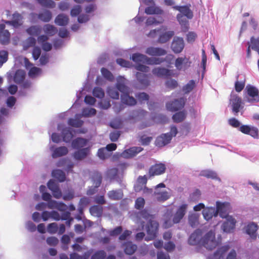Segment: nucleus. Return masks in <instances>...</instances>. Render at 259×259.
I'll list each match as a JSON object with an SVG mask.
<instances>
[{
	"label": "nucleus",
	"instance_id": "1",
	"mask_svg": "<svg viewBox=\"0 0 259 259\" xmlns=\"http://www.w3.org/2000/svg\"><path fill=\"white\" fill-rule=\"evenodd\" d=\"M229 122L231 126L234 127H239V131L242 133L249 135L254 139H258L259 138L258 130L256 127L248 125L240 126V122L234 118L229 119Z\"/></svg>",
	"mask_w": 259,
	"mask_h": 259
},
{
	"label": "nucleus",
	"instance_id": "2",
	"mask_svg": "<svg viewBox=\"0 0 259 259\" xmlns=\"http://www.w3.org/2000/svg\"><path fill=\"white\" fill-rule=\"evenodd\" d=\"M244 101L250 104L259 102V91L254 86L247 84L244 91Z\"/></svg>",
	"mask_w": 259,
	"mask_h": 259
},
{
	"label": "nucleus",
	"instance_id": "3",
	"mask_svg": "<svg viewBox=\"0 0 259 259\" xmlns=\"http://www.w3.org/2000/svg\"><path fill=\"white\" fill-rule=\"evenodd\" d=\"M177 133L178 130L177 127L175 125L171 126L169 133L161 134L156 138L155 141L156 145L161 147L167 145L170 143L172 138L175 137Z\"/></svg>",
	"mask_w": 259,
	"mask_h": 259
},
{
	"label": "nucleus",
	"instance_id": "4",
	"mask_svg": "<svg viewBox=\"0 0 259 259\" xmlns=\"http://www.w3.org/2000/svg\"><path fill=\"white\" fill-rule=\"evenodd\" d=\"M217 245L218 242L215 238V234L212 231L207 232L201 240V246L209 250L213 249Z\"/></svg>",
	"mask_w": 259,
	"mask_h": 259
},
{
	"label": "nucleus",
	"instance_id": "5",
	"mask_svg": "<svg viewBox=\"0 0 259 259\" xmlns=\"http://www.w3.org/2000/svg\"><path fill=\"white\" fill-rule=\"evenodd\" d=\"M127 164L125 163H121L119 164L117 168H112L107 171V177L111 180H115L119 184H121V180L118 175V173L120 171L123 172L127 167Z\"/></svg>",
	"mask_w": 259,
	"mask_h": 259
},
{
	"label": "nucleus",
	"instance_id": "6",
	"mask_svg": "<svg viewBox=\"0 0 259 259\" xmlns=\"http://www.w3.org/2000/svg\"><path fill=\"white\" fill-rule=\"evenodd\" d=\"M228 249V246H224L219 248L214 253L212 259H225L226 253ZM236 251L234 250H232L229 253L226 259H236Z\"/></svg>",
	"mask_w": 259,
	"mask_h": 259
},
{
	"label": "nucleus",
	"instance_id": "7",
	"mask_svg": "<svg viewBox=\"0 0 259 259\" xmlns=\"http://www.w3.org/2000/svg\"><path fill=\"white\" fill-rule=\"evenodd\" d=\"M158 228V223L154 220L148 222L146 230L148 236L145 238V240L149 241L154 239L156 237Z\"/></svg>",
	"mask_w": 259,
	"mask_h": 259
},
{
	"label": "nucleus",
	"instance_id": "8",
	"mask_svg": "<svg viewBox=\"0 0 259 259\" xmlns=\"http://www.w3.org/2000/svg\"><path fill=\"white\" fill-rule=\"evenodd\" d=\"M58 131L61 132V135L64 142L69 143L72 140L73 135V132H75L71 127H66L63 124H58L57 126Z\"/></svg>",
	"mask_w": 259,
	"mask_h": 259
},
{
	"label": "nucleus",
	"instance_id": "9",
	"mask_svg": "<svg viewBox=\"0 0 259 259\" xmlns=\"http://www.w3.org/2000/svg\"><path fill=\"white\" fill-rule=\"evenodd\" d=\"M92 182L93 186L89 188L87 194L88 195H92L97 191V188L100 186L102 183V175L100 173L96 172L92 176Z\"/></svg>",
	"mask_w": 259,
	"mask_h": 259
},
{
	"label": "nucleus",
	"instance_id": "10",
	"mask_svg": "<svg viewBox=\"0 0 259 259\" xmlns=\"http://www.w3.org/2000/svg\"><path fill=\"white\" fill-rule=\"evenodd\" d=\"M230 104L235 115H237L242 106V99L237 94L232 92L230 98Z\"/></svg>",
	"mask_w": 259,
	"mask_h": 259
},
{
	"label": "nucleus",
	"instance_id": "11",
	"mask_svg": "<svg viewBox=\"0 0 259 259\" xmlns=\"http://www.w3.org/2000/svg\"><path fill=\"white\" fill-rule=\"evenodd\" d=\"M31 21L34 22L37 18L44 22H49L52 18V14L51 11L45 10L38 14L32 13L30 14Z\"/></svg>",
	"mask_w": 259,
	"mask_h": 259
},
{
	"label": "nucleus",
	"instance_id": "12",
	"mask_svg": "<svg viewBox=\"0 0 259 259\" xmlns=\"http://www.w3.org/2000/svg\"><path fill=\"white\" fill-rule=\"evenodd\" d=\"M187 208V204H183L178 207L173 215L172 222L174 224H178L181 222L186 213Z\"/></svg>",
	"mask_w": 259,
	"mask_h": 259
},
{
	"label": "nucleus",
	"instance_id": "13",
	"mask_svg": "<svg viewBox=\"0 0 259 259\" xmlns=\"http://www.w3.org/2000/svg\"><path fill=\"white\" fill-rule=\"evenodd\" d=\"M128 80L123 76H119L116 78L115 87L122 94L130 93V88L127 86Z\"/></svg>",
	"mask_w": 259,
	"mask_h": 259
},
{
	"label": "nucleus",
	"instance_id": "14",
	"mask_svg": "<svg viewBox=\"0 0 259 259\" xmlns=\"http://www.w3.org/2000/svg\"><path fill=\"white\" fill-rule=\"evenodd\" d=\"M186 99L184 97L176 99L172 102L167 103L166 104L168 110L175 111L179 110L184 107L185 104Z\"/></svg>",
	"mask_w": 259,
	"mask_h": 259
},
{
	"label": "nucleus",
	"instance_id": "15",
	"mask_svg": "<svg viewBox=\"0 0 259 259\" xmlns=\"http://www.w3.org/2000/svg\"><path fill=\"white\" fill-rule=\"evenodd\" d=\"M185 47V43L183 38L176 36L174 38L171 44V49L176 54L182 52Z\"/></svg>",
	"mask_w": 259,
	"mask_h": 259
},
{
	"label": "nucleus",
	"instance_id": "16",
	"mask_svg": "<svg viewBox=\"0 0 259 259\" xmlns=\"http://www.w3.org/2000/svg\"><path fill=\"white\" fill-rule=\"evenodd\" d=\"M26 73L23 70H18L14 75V80L17 83H22V85L24 88H28L31 85V82L29 81L23 82L25 77Z\"/></svg>",
	"mask_w": 259,
	"mask_h": 259
},
{
	"label": "nucleus",
	"instance_id": "17",
	"mask_svg": "<svg viewBox=\"0 0 259 259\" xmlns=\"http://www.w3.org/2000/svg\"><path fill=\"white\" fill-rule=\"evenodd\" d=\"M147 178L145 176H140L137 180V184L135 186V190L136 192H139L143 188L144 193H151L152 192V189H149L146 187L145 185L147 183Z\"/></svg>",
	"mask_w": 259,
	"mask_h": 259
},
{
	"label": "nucleus",
	"instance_id": "18",
	"mask_svg": "<svg viewBox=\"0 0 259 259\" xmlns=\"http://www.w3.org/2000/svg\"><path fill=\"white\" fill-rule=\"evenodd\" d=\"M230 208V203L228 202L222 203L219 201L216 202V209L218 213H219L220 216L222 218L229 216L228 213Z\"/></svg>",
	"mask_w": 259,
	"mask_h": 259
},
{
	"label": "nucleus",
	"instance_id": "19",
	"mask_svg": "<svg viewBox=\"0 0 259 259\" xmlns=\"http://www.w3.org/2000/svg\"><path fill=\"white\" fill-rule=\"evenodd\" d=\"M50 149L52 152V156L54 158L66 155L68 152V149L65 146L56 148L54 145H51L50 147Z\"/></svg>",
	"mask_w": 259,
	"mask_h": 259
},
{
	"label": "nucleus",
	"instance_id": "20",
	"mask_svg": "<svg viewBox=\"0 0 259 259\" xmlns=\"http://www.w3.org/2000/svg\"><path fill=\"white\" fill-rule=\"evenodd\" d=\"M225 221L222 225V229L226 233L231 232L235 228L236 221L232 216H227Z\"/></svg>",
	"mask_w": 259,
	"mask_h": 259
},
{
	"label": "nucleus",
	"instance_id": "21",
	"mask_svg": "<svg viewBox=\"0 0 259 259\" xmlns=\"http://www.w3.org/2000/svg\"><path fill=\"white\" fill-rule=\"evenodd\" d=\"M202 233L200 230H195L189 237L188 242L190 245L201 246V240L202 239Z\"/></svg>",
	"mask_w": 259,
	"mask_h": 259
},
{
	"label": "nucleus",
	"instance_id": "22",
	"mask_svg": "<svg viewBox=\"0 0 259 259\" xmlns=\"http://www.w3.org/2000/svg\"><path fill=\"white\" fill-rule=\"evenodd\" d=\"M172 70H169L163 67H156L154 68L152 72L158 77H168L171 76H174Z\"/></svg>",
	"mask_w": 259,
	"mask_h": 259
},
{
	"label": "nucleus",
	"instance_id": "23",
	"mask_svg": "<svg viewBox=\"0 0 259 259\" xmlns=\"http://www.w3.org/2000/svg\"><path fill=\"white\" fill-rule=\"evenodd\" d=\"M47 185L48 188L52 192L53 195L55 198L59 199L62 197V192L59 188L58 185L54 180H50Z\"/></svg>",
	"mask_w": 259,
	"mask_h": 259
},
{
	"label": "nucleus",
	"instance_id": "24",
	"mask_svg": "<svg viewBox=\"0 0 259 259\" xmlns=\"http://www.w3.org/2000/svg\"><path fill=\"white\" fill-rule=\"evenodd\" d=\"M188 63L189 64H190L188 58L186 57H179L176 59L175 65L178 70H185L187 69L189 66V65H188Z\"/></svg>",
	"mask_w": 259,
	"mask_h": 259
},
{
	"label": "nucleus",
	"instance_id": "25",
	"mask_svg": "<svg viewBox=\"0 0 259 259\" xmlns=\"http://www.w3.org/2000/svg\"><path fill=\"white\" fill-rule=\"evenodd\" d=\"M47 207L50 209H57L60 211H65L67 206L64 203L51 199L47 203Z\"/></svg>",
	"mask_w": 259,
	"mask_h": 259
},
{
	"label": "nucleus",
	"instance_id": "26",
	"mask_svg": "<svg viewBox=\"0 0 259 259\" xmlns=\"http://www.w3.org/2000/svg\"><path fill=\"white\" fill-rule=\"evenodd\" d=\"M145 53L152 56H161L166 54V51L164 49L158 48L150 47L146 49Z\"/></svg>",
	"mask_w": 259,
	"mask_h": 259
},
{
	"label": "nucleus",
	"instance_id": "27",
	"mask_svg": "<svg viewBox=\"0 0 259 259\" xmlns=\"http://www.w3.org/2000/svg\"><path fill=\"white\" fill-rule=\"evenodd\" d=\"M89 140L82 138H77L74 139L71 143V146L74 149H81L86 148Z\"/></svg>",
	"mask_w": 259,
	"mask_h": 259
},
{
	"label": "nucleus",
	"instance_id": "28",
	"mask_svg": "<svg viewBox=\"0 0 259 259\" xmlns=\"http://www.w3.org/2000/svg\"><path fill=\"white\" fill-rule=\"evenodd\" d=\"M23 17L18 13H15L13 15L12 20L11 21H6V23L13 26L15 28H17L23 24Z\"/></svg>",
	"mask_w": 259,
	"mask_h": 259
},
{
	"label": "nucleus",
	"instance_id": "29",
	"mask_svg": "<svg viewBox=\"0 0 259 259\" xmlns=\"http://www.w3.org/2000/svg\"><path fill=\"white\" fill-rule=\"evenodd\" d=\"M143 148L141 147H133L124 150L121 154V156L125 158H129L135 156L136 154L142 151Z\"/></svg>",
	"mask_w": 259,
	"mask_h": 259
},
{
	"label": "nucleus",
	"instance_id": "30",
	"mask_svg": "<svg viewBox=\"0 0 259 259\" xmlns=\"http://www.w3.org/2000/svg\"><path fill=\"white\" fill-rule=\"evenodd\" d=\"M5 28L4 24H0V42L3 45L8 44L10 38V32Z\"/></svg>",
	"mask_w": 259,
	"mask_h": 259
},
{
	"label": "nucleus",
	"instance_id": "31",
	"mask_svg": "<svg viewBox=\"0 0 259 259\" xmlns=\"http://www.w3.org/2000/svg\"><path fill=\"white\" fill-rule=\"evenodd\" d=\"M173 9L179 11L184 17L188 19H191L193 17L192 11L187 6H176L173 7Z\"/></svg>",
	"mask_w": 259,
	"mask_h": 259
},
{
	"label": "nucleus",
	"instance_id": "32",
	"mask_svg": "<svg viewBox=\"0 0 259 259\" xmlns=\"http://www.w3.org/2000/svg\"><path fill=\"white\" fill-rule=\"evenodd\" d=\"M202 214L204 219L208 221L212 217H217L218 213L217 209L214 207H207L203 210Z\"/></svg>",
	"mask_w": 259,
	"mask_h": 259
},
{
	"label": "nucleus",
	"instance_id": "33",
	"mask_svg": "<svg viewBox=\"0 0 259 259\" xmlns=\"http://www.w3.org/2000/svg\"><path fill=\"white\" fill-rule=\"evenodd\" d=\"M166 169L165 165L162 163L155 164L150 169V173L152 175H160L164 172Z\"/></svg>",
	"mask_w": 259,
	"mask_h": 259
},
{
	"label": "nucleus",
	"instance_id": "34",
	"mask_svg": "<svg viewBox=\"0 0 259 259\" xmlns=\"http://www.w3.org/2000/svg\"><path fill=\"white\" fill-rule=\"evenodd\" d=\"M258 229V226L254 223L252 222L248 224L245 228L246 233L249 235L251 238L254 239L256 238V231Z\"/></svg>",
	"mask_w": 259,
	"mask_h": 259
},
{
	"label": "nucleus",
	"instance_id": "35",
	"mask_svg": "<svg viewBox=\"0 0 259 259\" xmlns=\"http://www.w3.org/2000/svg\"><path fill=\"white\" fill-rule=\"evenodd\" d=\"M164 31H160L158 42L164 44L168 41L175 34L174 31H168L163 32Z\"/></svg>",
	"mask_w": 259,
	"mask_h": 259
},
{
	"label": "nucleus",
	"instance_id": "36",
	"mask_svg": "<svg viewBox=\"0 0 259 259\" xmlns=\"http://www.w3.org/2000/svg\"><path fill=\"white\" fill-rule=\"evenodd\" d=\"M73 154V158L77 160H81L85 158L88 155L89 152V148L86 147L81 149H77Z\"/></svg>",
	"mask_w": 259,
	"mask_h": 259
},
{
	"label": "nucleus",
	"instance_id": "37",
	"mask_svg": "<svg viewBox=\"0 0 259 259\" xmlns=\"http://www.w3.org/2000/svg\"><path fill=\"white\" fill-rule=\"evenodd\" d=\"M108 197L112 200H119L123 197V192L121 189L113 190L107 193Z\"/></svg>",
	"mask_w": 259,
	"mask_h": 259
},
{
	"label": "nucleus",
	"instance_id": "38",
	"mask_svg": "<svg viewBox=\"0 0 259 259\" xmlns=\"http://www.w3.org/2000/svg\"><path fill=\"white\" fill-rule=\"evenodd\" d=\"M73 163L68 158H63L60 159L57 163V166H65L66 168L65 170L68 172L72 171V168L73 167Z\"/></svg>",
	"mask_w": 259,
	"mask_h": 259
},
{
	"label": "nucleus",
	"instance_id": "39",
	"mask_svg": "<svg viewBox=\"0 0 259 259\" xmlns=\"http://www.w3.org/2000/svg\"><path fill=\"white\" fill-rule=\"evenodd\" d=\"M136 77L143 88H146L150 84V81L147 75L143 73L137 72Z\"/></svg>",
	"mask_w": 259,
	"mask_h": 259
},
{
	"label": "nucleus",
	"instance_id": "40",
	"mask_svg": "<svg viewBox=\"0 0 259 259\" xmlns=\"http://www.w3.org/2000/svg\"><path fill=\"white\" fill-rule=\"evenodd\" d=\"M130 93L122 94L121 96V100L123 104L134 106L136 104V100L133 97L129 95Z\"/></svg>",
	"mask_w": 259,
	"mask_h": 259
},
{
	"label": "nucleus",
	"instance_id": "41",
	"mask_svg": "<svg viewBox=\"0 0 259 259\" xmlns=\"http://www.w3.org/2000/svg\"><path fill=\"white\" fill-rule=\"evenodd\" d=\"M124 252L129 255L133 254L137 250V246L131 241L125 242L123 244Z\"/></svg>",
	"mask_w": 259,
	"mask_h": 259
},
{
	"label": "nucleus",
	"instance_id": "42",
	"mask_svg": "<svg viewBox=\"0 0 259 259\" xmlns=\"http://www.w3.org/2000/svg\"><path fill=\"white\" fill-rule=\"evenodd\" d=\"M81 115L76 114L74 118H69L68 120V124L72 127H80L83 123V121L80 119Z\"/></svg>",
	"mask_w": 259,
	"mask_h": 259
},
{
	"label": "nucleus",
	"instance_id": "43",
	"mask_svg": "<svg viewBox=\"0 0 259 259\" xmlns=\"http://www.w3.org/2000/svg\"><path fill=\"white\" fill-rule=\"evenodd\" d=\"M177 18L180 24L181 25L183 31H186L189 28V22L188 19L182 14H178Z\"/></svg>",
	"mask_w": 259,
	"mask_h": 259
},
{
	"label": "nucleus",
	"instance_id": "44",
	"mask_svg": "<svg viewBox=\"0 0 259 259\" xmlns=\"http://www.w3.org/2000/svg\"><path fill=\"white\" fill-rule=\"evenodd\" d=\"M68 17L64 14L58 15L55 20V23L59 26H65L68 24Z\"/></svg>",
	"mask_w": 259,
	"mask_h": 259
},
{
	"label": "nucleus",
	"instance_id": "45",
	"mask_svg": "<svg viewBox=\"0 0 259 259\" xmlns=\"http://www.w3.org/2000/svg\"><path fill=\"white\" fill-rule=\"evenodd\" d=\"M131 59L135 63L142 62L146 63L147 56L145 55L137 53L133 54Z\"/></svg>",
	"mask_w": 259,
	"mask_h": 259
},
{
	"label": "nucleus",
	"instance_id": "46",
	"mask_svg": "<svg viewBox=\"0 0 259 259\" xmlns=\"http://www.w3.org/2000/svg\"><path fill=\"white\" fill-rule=\"evenodd\" d=\"M26 32L30 35L38 36L41 31V28L39 25H33L27 28Z\"/></svg>",
	"mask_w": 259,
	"mask_h": 259
},
{
	"label": "nucleus",
	"instance_id": "47",
	"mask_svg": "<svg viewBox=\"0 0 259 259\" xmlns=\"http://www.w3.org/2000/svg\"><path fill=\"white\" fill-rule=\"evenodd\" d=\"M145 12L148 15L161 14L163 12V10L159 7L155 6V5L146 8Z\"/></svg>",
	"mask_w": 259,
	"mask_h": 259
},
{
	"label": "nucleus",
	"instance_id": "48",
	"mask_svg": "<svg viewBox=\"0 0 259 259\" xmlns=\"http://www.w3.org/2000/svg\"><path fill=\"white\" fill-rule=\"evenodd\" d=\"M91 214L95 217H100L103 213V207L99 205H94L90 207Z\"/></svg>",
	"mask_w": 259,
	"mask_h": 259
},
{
	"label": "nucleus",
	"instance_id": "49",
	"mask_svg": "<svg viewBox=\"0 0 259 259\" xmlns=\"http://www.w3.org/2000/svg\"><path fill=\"white\" fill-rule=\"evenodd\" d=\"M44 31L46 34L49 36H53L57 32L58 30L57 28L53 25L46 24L44 26Z\"/></svg>",
	"mask_w": 259,
	"mask_h": 259
},
{
	"label": "nucleus",
	"instance_id": "50",
	"mask_svg": "<svg viewBox=\"0 0 259 259\" xmlns=\"http://www.w3.org/2000/svg\"><path fill=\"white\" fill-rule=\"evenodd\" d=\"M52 176L60 182H63L65 180V174L61 170L55 169L52 171Z\"/></svg>",
	"mask_w": 259,
	"mask_h": 259
},
{
	"label": "nucleus",
	"instance_id": "51",
	"mask_svg": "<svg viewBox=\"0 0 259 259\" xmlns=\"http://www.w3.org/2000/svg\"><path fill=\"white\" fill-rule=\"evenodd\" d=\"M154 195L156 199L159 201H164L167 200L169 198V195L166 191H155Z\"/></svg>",
	"mask_w": 259,
	"mask_h": 259
},
{
	"label": "nucleus",
	"instance_id": "52",
	"mask_svg": "<svg viewBox=\"0 0 259 259\" xmlns=\"http://www.w3.org/2000/svg\"><path fill=\"white\" fill-rule=\"evenodd\" d=\"M96 114V110L93 108H84L82 113L80 114L81 117H89L95 115Z\"/></svg>",
	"mask_w": 259,
	"mask_h": 259
},
{
	"label": "nucleus",
	"instance_id": "53",
	"mask_svg": "<svg viewBox=\"0 0 259 259\" xmlns=\"http://www.w3.org/2000/svg\"><path fill=\"white\" fill-rule=\"evenodd\" d=\"M186 117V112L182 111L175 113L172 116V119L175 122L179 123L184 120Z\"/></svg>",
	"mask_w": 259,
	"mask_h": 259
},
{
	"label": "nucleus",
	"instance_id": "54",
	"mask_svg": "<svg viewBox=\"0 0 259 259\" xmlns=\"http://www.w3.org/2000/svg\"><path fill=\"white\" fill-rule=\"evenodd\" d=\"M118 90L115 87H109L107 89V92L108 95L113 99H118L119 94Z\"/></svg>",
	"mask_w": 259,
	"mask_h": 259
},
{
	"label": "nucleus",
	"instance_id": "55",
	"mask_svg": "<svg viewBox=\"0 0 259 259\" xmlns=\"http://www.w3.org/2000/svg\"><path fill=\"white\" fill-rule=\"evenodd\" d=\"M200 175L207 178H211L212 179H218L217 173L215 171L210 170H202L200 172ZM218 179L220 180L219 178Z\"/></svg>",
	"mask_w": 259,
	"mask_h": 259
},
{
	"label": "nucleus",
	"instance_id": "56",
	"mask_svg": "<svg viewBox=\"0 0 259 259\" xmlns=\"http://www.w3.org/2000/svg\"><path fill=\"white\" fill-rule=\"evenodd\" d=\"M101 72L103 76L107 80L112 81L114 79V77L112 73L105 68H102Z\"/></svg>",
	"mask_w": 259,
	"mask_h": 259
},
{
	"label": "nucleus",
	"instance_id": "57",
	"mask_svg": "<svg viewBox=\"0 0 259 259\" xmlns=\"http://www.w3.org/2000/svg\"><path fill=\"white\" fill-rule=\"evenodd\" d=\"M41 73V69L36 67H31L28 72V75L30 78H35Z\"/></svg>",
	"mask_w": 259,
	"mask_h": 259
},
{
	"label": "nucleus",
	"instance_id": "58",
	"mask_svg": "<svg viewBox=\"0 0 259 259\" xmlns=\"http://www.w3.org/2000/svg\"><path fill=\"white\" fill-rule=\"evenodd\" d=\"M37 2L42 7L54 8L55 6V3L52 0H36Z\"/></svg>",
	"mask_w": 259,
	"mask_h": 259
},
{
	"label": "nucleus",
	"instance_id": "59",
	"mask_svg": "<svg viewBox=\"0 0 259 259\" xmlns=\"http://www.w3.org/2000/svg\"><path fill=\"white\" fill-rule=\"evenodd\" d=\"M36 44V39L34 37H29L23 42V48L24 50L34 46Z\"/></svg>",
	"mask_w": 259,
	"mask_h": 259
},
{
	"label": "nucleus",
	"instance_id": "60",
	"mask_svg": "<svg viewBox=\"0 0 259 259\" xmlns=\"http://www.w3.org/2000/svg\"><path fill=\"white\" fill-rule=\"evenodd\" d=\"M189 224L192 227H195L198 224V215L196 213L190 214L188 218Z\"/></svg>",
	"mask_w": 259,
	"mask_h": 259
},
{
	"label": "nucleus",
	"instance_id": "61",
	"mask_svg": "<svg viewBox=\"0 0 259 259\" xmlns=\"http://www.w3.org/2000/svg\"><path fill=\"white\" fill-rule=\"evenodd\" d=\"M93 94L96 98L102 99L105 96L104 90L100 87H95L93 91Z\"/></svg>",
	"mask_w": 259,
	"mask_h": 259
},
{
	"label": "nucleus",
	"instance_id": "62",
	"mask_svg": "<svg viewBox=\"0 0 259 259\" xmlns=\"http://www.w3.org/2000/svg\"><path fill=\"white\" fill-rule=\"evenodd\" d=\"M248 45L251 47L252 50L255 51L259 48V36L257 38L253 36L251 37L250 42H248Z\"/></svg>",
	"mask_w": 259,
	"mask_h": 259
},
{
	"label": "nucleus",
	"instance_id": "63",
	"mask_svg": "<svg viewBox=\"0 0 259 259\" xmlns=\"http://www.w3.org/2000/svg\"><path fill=\"white\" fill-rule=\"evenodd\" d=\"M195 87V81L194 80H191L187 84L183 87L182 90L186 94H188Z\"/></svg>",
	"mask_w": 259,
	"mask_h": 259
},
{
	"label": "nucleus",
	"instance_id": "64",
	"mask_svg": "<svg viewBox=\"0 0 259 259\" xmlns=\"http://www.w3.org/2000/svg\"><path fill=\"white\" fill-rule=\"evenodd\" d=\"M106 256V253L104 250H98L93 254L91 259H104Z\"/></svg>",
	"mask_w": 259,
	"mask_h": 259
}]
</instances>
